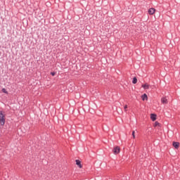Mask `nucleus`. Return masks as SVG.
<instances>
[{"instance_id": "4468645a", "label": "nucleus", "mask_w": 180, "mask_h": 180, "mask_svg": "<svg viewBox=\"0 0 180 180\" xmlns=\"http://www.w3.org/2000/svg\"><path fill=\"white\" fill-rule=\"evenodd\" d=\"M51 75L53 77H54V76L56 75V72H51Z\"/></svg>"}, {"instance_id": "7ed1b4c3", "label": "nucleus", "mask_w": 180, "mask_h": 180, "mask_svg": "<svg viewBox=\"0 0 180 180\" xmlns=\"http://www.w3.org/2000/svg\"><path fill=\"white\" fill-rule=\"evenodd\" d=\"M172 146L175 149H178L179 148V142L178 141H173Z\"/></svg>"}, {"instance_id": "20e7f679", "label": "nucleus", "mask_w": 180, "mask_h": 180, "mask_svg": "<svg viewBox=\"0 0 180 180\" xmlns=\"http://www.w3.org/2000/svg\"><path fill=\"white\" fill-rule=\"evenodd\" d=\"M156 117H157V115L155 114H154V113L150 114V120L153 122H155L156 120Z\"/></svg>"}, {"instance_id": "1a4fd4ad", "label": "nucleus", "mask_w": 180, "mask_h": 180, "mask_svg": "<svg viewBox=\"0 0 180 180\" xmlns=\"http://www.w3.org/2000/svg\"><path fill=\"white\" fill-rule=\"evenodd\" d=\"M142 88H143V89H149V85L147 84H142Z\"/></svg>"}, {"instance_id": "f257e3e1", "label": "nucleus", "mask_w": 180, "mask_h": 180, "mask_svg": "<svg viewBox=\"0 0 180 180\" xmlns=\"http://www.w3.org/2000/svg\"><path fill=\"white\" fill-rule=\"evenodd\" d=\"M6 122L5 115L3 113V111H0V124L4 126Z\"/></svg>"}, {"instance_id": "6e6552de", "label": "nucleus", "mask_w": 180, "mask_h": 180, "mask_svg": "<svg viewBox=\"0 0 180 180\" xmlns=\"http://www.w3.org/2000/svg\"><path fill=\"white\" fill-rule=\"evenodd\" d=\"M76 165L79 166V168H82V165L81 164V161L79 160H76Z\"/></svg>"}, {"instance_id": "423d86ee", "label": "nucleus", "mask_w": 180, "mask_h": 180, "mask_svg": "<svg viewBox=\"0 0 180 180\" xmlns=\"http://www.w3.org/2000/svg\"><path fill=\"white\" fill-rule=\"evenodd\" d=\"M142 98V101H148V95L146 94H143L141 96Z\"/></svg>"}, {"instance_id": "9d476101", "label": "nucleus", "mask_w": 180, "mask_h": 180, "mask_svg": "<svg viewBox=\"0 0 180 180\" xmlns=\"http://www.w3.org/2000/svg\"><path fill=\"white\" fill-rule=\"evenodd\" d=\"M137 82H138L137 78H136V77H134V79H132V84H137Z\"/></svg>"}, {"instance_id": "9b49d317", "label": "nucleus", "mask_w": 180, "mask_h": 180, "mask_svg": "<svg viewBox=\"0 0 180 180\" xmlns=\"http://www.w3.org/2000/svg\"><path fill=\"white\" fill-rule=\"evenodd\" d=\"M160 125V124L158 121L155 122V123H154L155 127H159Z\"/></svg>"}, {"instance_id": "2eb2a0df", "label": "nucleus", "mask_w": 180, "mask_h": 180, "mask_svg": "<svg viewBox=\"0 0 180 180\" xmlns=\"http://www.w3.org/2000/svg\"><path fill=\"white\" fill-rule=\"evenodd\" d=\"M124 109H127V105H125V106H124Z\"/></svg>"}, {"instance_id": "f03ea898", "label": "nucleus", "mask_w": 180, "mask_h": 180, "mask_svg": "<svg viewBox=\"0 0 180 180\" xmlns=\"http://www.w3.org/2000/svg\"><path fill=\"white\" fill-rule=\"evenodd\" d=\"M112 152H114L115 155L119 154L120 152V148L119 146L114 147V149H112Z\"/></svg>"}, {"instance_id": "ddd939ff", "label": "nucleus", "mask_w": 180, "mask_h": 180, "mask_svg": "<svg viewBox=\"0 0 180 180\" xmlns=\"http://www.w3.org/2000/svg\"><path fill=\"white\" fill-rule=\"evenodd\" d=\"M132 137H134V139L136 138V136H135V131H132Z\"/></svg>"}, {"instance_id": "0eeeda50", "label": "nucleus", "mask_w": 180, "mask_h": 180, "mask_svg": "<svg viewBox=\"0 0 180 180\" xmlns=\"http://www.w3.org/2000/svg\"><path fill=\"white\" fill-rule=\"evenodd\" d=\"M161 103L162 104H167V99L165 97H163L161 98Z\"/></svg>"}, {"instance_id": "39448f33", "label": "nucleus", "mask_w": 180, "mask_h": 180, "mask_svg": "<svg viewBox=\"0 0 180 180\" xmlns=\"http://www.w3.org/2000/svg\"><path fill=\"white\" fill-rule=\"evenodd\" d=\"M155 12V8H149V10L148 11V13H149V15H153Z\"/></svg>"}, {"instance_id": "f8f14e48", "label": "nucleus", "mask_w": 180, "mask_h": 180, "mask_svg": "<svg viewBox=\"0 0 180 180\" xmlns=\"http://www.w3.org/2000/svg\"><path fill=\"white\" fill-rule=\"evenodd\" d=\"M2 92H3L4 94H8V91H6V89L5 88H3V89H2Z\"/></svg>"}]
</instances>
